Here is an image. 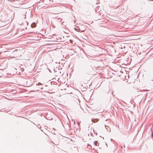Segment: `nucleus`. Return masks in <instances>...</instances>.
<instances>
[{
	"instance_id": "4468645a",
	"label": "nucleus",
	"mask_w": 153,
	"mask_h": 153,
	"mask_svg": "<svg viewBox=\"0 0 153 153\" xmlns=\"http://www.w3.org/2000/svg\"><path fill=\"white\" fill-rule=\"evenodd\" d=\"M152 81H153V80H152Z\"/></svg>"
},
{
	"instance_id": "7ed1b4c3",
	"label": "nucleus",
	"mask_w": 153,
	"mask_h": 153,
	"mask_svg": "<svg viewBox=\"0 0 153 153\" xmlns=\"http://www.w3.org/2000/svg\"><path fill=\"white\" fill-rule=\"evenodd\" d=\"M36 26V23L34 22L31 25V26L32 28H34Z\"/></svg>"
},
{
	"instance_id": "f03ea898",
	"label": "nucleus",
	"mask_w": 153,
	"mask_h": 153,
	"mask_svg": "<svg viewBox=\"0 0 153 153\" xmlns=\"http://www.w3.org/2000/svg\"><path fill=\"white\" fill-rule=\"evenodd\" d=\"M91 121L93 123H95L98 121V119H91Z\"/></svg>"
},
{
	"instance_id": "9b49d317",
	"label": "nucleus",
	"mask_w": 153,
	"mask_h": 153,
	"mask_svg": "<svg viewBox=\"0 0 153 153\" xmlns=\"http://www.w3.org/2000/svg\"><path fill=\"white\" fill-rule=\"evenodd\" d=\"M15 52H16V51H14L13 52V53H15Z\"/></svg>"
},
{
	"instance_id": "9d476101",
	"label": "nucleus",
	"mask_w": 153,
	"mask_h": 153,
	"mask_svg": "<svg viewBox=\"0 0 153 153\" xmlns=\"http://www.w3.org/2000/svg\"><path fill=\"white\" fill-rule=\"evenodd\" d=\"M111 141H112V140H112V139H111Z\"/></svg>"
},
{
	"instance_id": "f8f14e48",
	"label": "nucleus",
	"mask_w": 153,
	"mask_h": 153,
	"mask_svg": "<svg viewBox=\"0 0 153 153\" xmlns=\"http://www.w3.org/2000/svg\"><path fill=\"white\" fill-rule=\"evenodd\" d=\"M88 87H89H89H90V85H88Z\"/></svg>"
},
{
	"instance_id": "6e6552de",
	"label": "nucleus",
	"mask_w": 153,
	"mask_h": 153,
	"mask_svg": "<svg viewBox=\"0 0 153 153\" xmlns=\"http://www.w3.org/2000/svg\"><path fill=\"white\" fill-rule=\"evenodd\" d=\"M48 70L49 71V72H50L51 73V70H50V69H49V68H48Z\"/></svg>"
},
{
	"instance_id": "ddd939ff",
	"label": "nucleus",
	"mask_w": 153,
	"mask_h": 153,
	"mask_svg": "<svg viewBox=\"0 0 153 153\" xmlns=\"http://www.w3.org/2000/svg\"><path fill=\"white\" fill-rule=\"evenodd\" d=\"M70 41H72V40H71V39H70Z\"/></svg>"
},
{
	"instance_id": "423d86ee",
	"label": "nucleus",
	"mask_w": 153,
	"mask_h": 153,
	"mask_svg": "<svg viewBox=\"0 0 153 153\" xmlns=\"http://www.w3.org/2000/svg\"><path fill=\"white\" fill-rule=\"evenodd\" d=\"M94 145L96 146H97V144H98V142L97 141H95L94 142Z\"/></svg>"
},
{
	"instance_id": "f257e3e1",
	"label": "nucleus",
	"mask_w": 153,
	"mask_h": 153,
	"mask_svg": "<svg viewBox=\"0 0 153 153\" xmlns=\"http://www.w3.org/2000/svg\"><path fill=\"white\" fill-rule=\"evenodd\" d=\"M75 30L77 31L78 32H83L85 30H80V29L78 27H76V28H75Z\"/></svg>"
},
{
	"instance_id": "1a4fd4ad",
	"label": "nucleus",
	"mask_w": 153,
	"mask_h": 153,
	"mask_svg": "<svg viewBox=\"0 0 153 153\" xmlns=\"http://www.w3.org/2000/svg\"><path fill=\"white\" fill-rule=\"evenodd\" d=\"M40 88L41 89H42L43 88V87H40Z\"/></svg>"
},
{
	"instance_id": "20e7f679",
	"label": "nucleus",
	"mask_w": 153,
	"mask_h": 153,
	"mask_svg": "<svg viewBox=\"0 0 153 153\" xmlns=\"http://www.w3.org/2000/svg\"><path fill=\"white\" fill-rule=\"evenodd\" d=\"M105 128L107 129V131H108L109 132H110L111 131L110 128L108 126L105 125Z\"/></svg>"
},
{
	"instance_id": "0eeeda50",
	"label": "nucleus",
	"mask_w": 153,
	"mask_h": 153,
	"mask_svg": "<svg viewBox=\"0 0 153 153\" xmlns=\"http://www.w3.org/2000/svg\"><path fill=\"white\" fill-rule=\"evenodd\" d=\"M36 85H42V84L40 82H39V83H38L37 84H36Z\"/></svg>"
},
{
	"instance_id": "39448f33",
	"label": "nucleus",
	"mask_w": 153,
	"mask_h": 153,
	"mask_svg": "<svg viewBox=\"0 0 153 153\" xmlns=\"http://www.w3.org/2000/svg\"><path fill=\"white\" fill-rule=\"evenodd\" d=\"M87 146V148H88L89 149H90L91 148V147L90 144H88Z\"/></svg>"
}]
</instances>
